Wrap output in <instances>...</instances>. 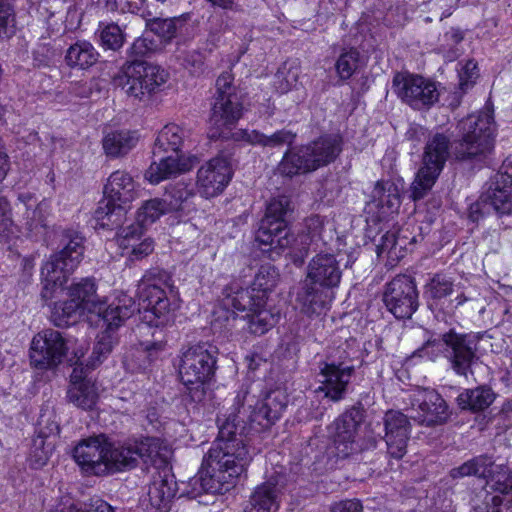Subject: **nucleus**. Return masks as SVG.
Masks as SVG:
<instances>
[{"mask_svg": "<svg viewBox=\"0 0 512 512\" xmlns=\"http://www.w3.org/2000/svg\"><path fill=\"white\" fill-rule=\"evenodd\" d=\"M496 393L488 385H479L475 388L464 389L456 398L461 410L474 413L486 410L495 401Z\"/></svg>", "mask_w": 512, "mask_h": 512, "instance_id": "nucleus-33", "label": "nucleus"}, {"mask_svg": "<svg viewBox=\"0 0 512 512\" xmlns=\"http://www.w3.org/2000/svg\"><path fill=\"white\" fill-rule=\"evenodd\" d=\"M164 196L170 212L184 210L194 196V188L191 183L177 182L166 188Z\"/></svg>", "mask_w": 512, "mask_h": 512, "instance_id": "nucleus-48", "label": "nucleus"}, {"mask_svg": "<svg viewBox=\"0 0 512 512\" xmlns=\"http://www.w3.org/2000/svg\"><path fill=\"white\" fill-rule=\"evenodd\" d=\"M170 212L166 200L153 198L142 203L136 213V220L145 227L156 222L162 215Z\"/></svg>", "mask_w": 512, "mask_h": 512, "instance_id": "nucleus-51", "label": "nucleus"}, {"mask_svg": "<svg viewBox=\"0 0 512 512\" xmlns=\"http://www.w3.org/2000/svg\"><path fill=\"white\" fill-rule=\"evenodd\" d=\"M138 141L137 131L114 130L103 136L102 148L108 158L119 159L127 156L136 147Z\"/></svg>", "mask_w": 512, "mask_h": 512, "instance_id": "nucleus-31", "label": "nucleus"}, {"mask_svg": "<svg viewBox=\"0 0 512 512\" xmlns=\"http://www.w3.org/2000/svg\"><path fill=\"white\" fill-rule=\"evenodd\" d=\"M454 280L443 273L434 274L424 285V297L430 309H442L454 293Z\"/></svg>", "mask_w": 512, "mask_h": 512, "instance_id": "nucleus-32", "label": "nucleus"}, {"mask_svg": "<svg viewBox=\"0 0 512 512\" xmlns=\"http://www.w3.org/2000/svg\"><path fill=\"white\" fill-rule=\"evenodd\" d=\"M140 310L136 301L127 294H121L104 310L99 309L105 330L98 334L90 356L92 367H96L112 352L118 343L116 331Z\"/></svg>", "mask_w": 512, "mask_h": 512, "instance_id": "nucleus-12", "label": "nucleus"}, {"mask_svg": "<svg viewBox=\"0 0 512 512\" xmlns=\"http://www.w3.org/2000/svg\"><path fill=\"white\" fill-rule=\"evenodd\" d=\"M492 459L489 456L481 455L464 462L459 467L450 470L452 479H461L466 476L486 477L488 471H491Z\"/></svg>", "mask_w": 512, "mask_h": 512, "instance_id": "nucleus-49", "label": "nucleus"}, {"mask_svg": "<svg viewBox=\"0 0 512 512\" xmlns=\"http://www.w3.org/2000/svg\"><path fill=\"white\" fill-rule=\"evenodd\" d=\"M157 48L158 43L145 34L135 39L128 48L129 60L123 67V75L116 82L122 85L129 96L144 100L157 92L167 81L168 74L164 69L142 60L154 53Z\"/></svg>", "mask_w": 512, "mask_h": 512, "instance_id": "nucleus-4", "label": "nucleus"}, {"mask_svg": "<svg viewBox=\"0 0 512 512\" xmlns=\"http://www.w3.org/2000/svg\"><path fill=\"white\" fill-rule=\"evenodd\" d=\"M126 25L120 26L118 23H99L97 35L99 44L104 50L119 51L126 42Z\"/></svg>", "mask_w": 512, "mask_h": 512, "instance_id": "nucleus-44", "label": "nucleus"}, {"mask_svg": "<svg viewBox=\"0 0 512 512\" xmlns=\"http://www.w3.org/2000/svg\"><path fill=\"white\" fill-rule=\"evenodd\" d=\"M287 403V396L281 390L270 391L263 399L255 401L247 388H241L234 398L233 410L220 426L228 422L235 424V438L241 437L245 448L250 451L248 435L270 429L281 418Z\"/></svg>", "mask_w": 512, "mask_h": 512, "instance_id": "nucleus-3", "label": "nucleus"}, {"mask_svg": "<svg viewBox=\"0 0 512 512\" xmlns=\"http://www.w3.org/2000/svg\"><path fill=\"white\" fill-rule=\"evenodd\" d=\"M68 296L77 302H81L80 305L88 312H97L99 314V309L103 310L101 307H97L96 282L94 278H81L79 281L72 283L68 290Z\"/></svg>", "mask_w": 512, "mask_h": 512, "instance_id": "nucleus-42", "label": "nucleus"}, {"mask_svg": "<svg viewBox=\"0 0 512 512\" xmlns=\"http://www.w3.org/2000/svg\"><path fill=\"white\" fill-rule=\"evenodd\" d=\"M33 56L39 66H49L58 56V52L48 44H40L33 52Z\"/></svg>", "mask_w": 512, "mask_h": 512, "instance_id": "nucleus-61", "label": "nucleus"}, {"mask_svg": "<svg viewBox=\"0 0 512 512\" xmlns=\"http://www.w3.org/2000/svg\"><path fill=\"white\" fill-rule=\"evenodd\" d=\"M39 431L38 437H43V439L49 440L50 437H55L60 432L59 424L55 420H50L47 418L45 420V415H41L38 421Z\"/></svg>", "mask_w": 512, "mask_h": 512, "instance_id": "nucleus-62", "label": "nucleus"}, {"mask_svg": "<svg viewBox=\"0 0 512 512\" xmlns=\"http://www.w3.org/2000/svg\"><path fill=\"white\" fill-rule=\"evenodd\" d=\"M278 171L281 175L293 177L298 174H304L315 171L309 155L302 151V146L288 149L278 165Z\"/></svg>", "mask_w": 512, "mask_h": 512, "instance_id": "nucleus-37", "label": "nucleus"}, {"mask_svg": "<svg viewBox=\"0 0 512 512\" xmlns=\"http://www.w3.org/2000/svg\"><path fill=\"white\" fill-rule=\"evenodd\" d=\"M182 64L185 69L194 76L204 74L207 69L205 65V55L199 50L186 51L183 56Z\"/></svg>", "mask_w": 512, "mask_h": 512, "instance_id": "nucleus-58", "label": "nucleus"}, {"mask_svg": "<svg viewBox=\"0 0 512 512\" xmlns=\"http://www.w3.org/2000/svg\"><path fill=\"white\" fill-rule=\"evenodd\" d=\"M67 398L75 406L89 410L96 404L98 395L92 382H82L80 385H70Z\"/></svg>", "mask_w": 512, "mask_h": 512, "instance_id": "nucleus-50", "label": "nucleus"}, {"mask_svg": "<svg viewBox=\"0 0 512 512\" xmlns=\"http://www.w3.org/2000/svg\"><path fill=\"white\" fill-rule=\"evenodd\" d=\"M454 154L458 160L485 162L494 148L495 122L491 112H479L462 119L458 125Z\"/></svg>", "mask_w": 512, "mask_h": 512, "instance_id": "nucleus-8", "label": "nucleus"}, {"mask_svg": "<svg viewBox=\"0 0 512 512\" xmlns=\"http://www.w3.org/2000/svg\"><path fill=\"white\" fill-rule=\"evenodd\" d=\"M410 415H405L398 410H389L383 417L385 429L384 440L387 447V455L390 458L400 460L407 453V445L410 439Z\"/></svg>", "mask_w": 512, "mask_h": 512, "instance_id": "nucleus-23", "label": "nucleus"}, {"mask_svg": "<svg viewBox=\"0 0 512 512\" xmlns=\"http://www.w3.org/2000/svg\"><path fill=\"white\" fill-rule=\"evenodd\" d=\"M99 58V53L88 41H77L71 45L65 55V61L71 68L88 69Z\"/></svg>", "mask_w": 512, "mask_h": 512, "instance_id": "nucleus-41", "label": "nucleus"}, {"mask_svg": "<svg viewBox=\"0 0 512 512\" xmlns=\"http://www.w3.org/2000/svg\"><path fill=\"white\" fill-rule=\"evenodd\" d=\"M217 355L218 348L209 342H200L182 351L178 364L179 376L193 401L202 400L204 386L214 378Z\"/></svg>", "mask_w": 512, "mask_h": 512, "instance_id": "nucleus-10", "label": "nucleus"}, {"mask_svg": "<svg viewBox=\"0 0 512 512\" xmlns=\"http://www.w3.org/2000/svg\"><path fill=\"white\" fill-rule=\"evenodd\" d=\"M401 190L395 182L391 180L377 181L371 197L376 207L382 209V213L393 212L401 204Z\"/></svg>", "mask_w": 512, "mask_h": 512, "instance_id": "nucleus-36", "label": "nucleus"}, {"mask_svg": "<svg viewBox=\"0 0 512 512\" xmlns=\"http://www.w3.org/2000/svg\"><path fill=\"white\" fill-rule=\"evenodd\" d=\"M123 225L124 224L116 228L119 229V232L117 233V243L119 248H127L131 246L129 241L141 240L146 228L142 223H139V221L136 220V222L131 223L128 226L124 227Z\"/></svg>", "mask_w": 512, "mask_h": 512, "instance_id": "nucleus-57", "label": "nucleus"}, {"mask_svg": "<svg viewBox=\"0 0 512 512\" xmlns=\"http://www.w3.org/2000/svg\"><path fill=\"white\" fill-rule=\"evenodd\" d=\"M141 296L145 297V294H153V290H169L173 292V283L171 275L164 269L159 267H153L148 269L140 280Z\"/></svg>", "mask_w": 512, "mask_h": 512, "instance_id": "nucleus-46", "label": "nucleus"}, {"mask_svg": "<svg viewBox=\"0 0 512 512\" xmlns=\"http://www.w3.org/2000/svg\"><path fill=\"white\" fill-rule=\"evenodd\" d=\"M242 115L243 101L241 91L234 84L232 73L225 71L218 76L215 83V93L211 101L209 115L210 138L243 140L249 144L261 145L263 147L291 146L296 139V134L286 129L276 131L270 136L257 130H238L232 132Z\"/></svg>", "mask_w": 512, "mask_h": 512, "instance_id": "nucleus-2", "label": "nucleus"}, {"mask_svg": "<svg viewBox=\"0 0 512 512\" xmlns=\"http://www.w3.org/2000/svg\"><path fill=\"white\" fill-rule=\"evenodd\" d=\"M491 212L500 219L512 218V173L498 171L490 177L478 201L470 206L469 218L476 222Z\"/></svg>", "mask_w": 512, "mask_h": 512, "instance_id": "nucleus-16", "label": "nucleus"}, {"mask_svg": "<svg viewBox=\"0 0 512 512\" xmlns=\"http://www.w3.org/2000/svg\"><path fill=\"white\" fill-rule=\"evenodd\" d=\"M80 303L72 297H69L66 301L55 303L51 313L54 325L57 327H67L77 323L85 311H87Z\"/></svg>", "mask_w": 512, "mask_h": 512, "instance_id": "nucleus-43", "label": "nucleus"}, {"mask_svg": "<svg viewBox=\"0 0 512 512\" xmlns=\"http://www.w3.org/2000/svg\"><path fill=\"white\" fill-rule=\"evenodd\" d=\"M15 12L11 0H0V40L13 34Z\"/></svg>", "mask_w": 512, "mask_h": 512, "instance_id": "nucleus-56", "label": "nucleus"}, {"mask_svg": "<svg viewBox=\"0 0 512 512\" xmlns=\"http://www.w3.org/2000/svg\"><path fill=\"white\" fill-rule=\"evenodd\" d=\"M105 200L94 212L97 226L114 230L126 222L129 204L137 197L136 183L123 170L114 171L104 185Z\"/></svg>", "mask_w": 512, "mask_h": 512, "instance_id": "nucleus-9", "label": "nucleus"}, {"mask_svg": "<svg viewBox=\"0 0 512 512\" xmlns=\"http://www.w3.org/2000/svg\"><path fill=\"white\" fill-rule=\"evenodd\" d=\"M68 350L59 331L47 329L34 336L30 347V362L37 369L53 368L61 363Z\"/></svg>", "mask_w": 512, "mask_h": 512, "instance_id": "nucleus-21", "label": "nucleus"}, {"mask_svg": "<svg viewBox=\"0 0 512 512\" xmlns=\"http://www.w3.org/2000/svg\"><path fill=\"white\" fill-rule=\"evenodd\" d=\"M340 261L332 253H318L308 263L301 302L308 314H320L333 297V289L340 284Z\"/></svg>", "mask_w": 512, "mask_h": 512, "instance_id": "nucleus-6", "label": "nucleus"}, {"mask_svg": "<svg viewBox=\"0 0 512 512\" xmlns=\"http://www.w3.org/2000/svg\"><path fill=\"white\" fill-rule=\"evenodd\" d=\"M106 452V471L120 472L135 468L139 460L145 464H155L159 457L160 442L154 437L128 439L117 443L108 441Z\"/></svg>", "mask_w": 512, "mask_h": 512, "instance_id": "nucleus-17", "label": "nucleus"}, {"mask_svg": "<svg viewBox=\"0 0 512 512\" xmlns=\"http://www.w3.org/2000/svg\"><path fill=\"white\" fill-rule=\"evenodd\" d=\"M330 512H363V505L359 499H345L333 503Z\"/></svg>", "mask_w": 512, "mask_h": 512, "instance_id": "nucleus-63", "label": "nucleus"}, {"mask_svg": "<svg viewBox=\"0 0 512 512\" xmlns=\"http://www.w3.org/2000/svg\"><path fill=\"white\" fill-rule=\"evenodd\" d=\"M228 310L247 312V327L246 329L256 336H261L272 329L279 318L278 313L272 312L266 308V305H252L244 309L229 308Z\"/></svg>", "mask_w": 512, "mask_h": 512, "instance_id": "nucleus-34", "label": "nucleus"}, {"mask_svg": "<svg viewBox=\"0 0 512 512\" xmlns=\"http://www.w3.org/2000/svg\"><path fill=\"white\" fill-rule=\"evenodd\" d=\"M107 442L103 434L84 439L74 448L73 458L86 471L96 475L106 472Z\"/></svg>", "mask_w": 512, "mask_h": 512, "instance_id": "nucleus-26", "label": "nucleus"}, {"mask_svg": "<svg viewBox=\"0 0 512 512\" xmlns=\"http://www.w3.org/2000/svg\"><path fill=\"white\" fill-rule=\"evenodd\" d=\"M366 417L363 404L357 402L328 426V435L341 457L376 447L377 440L369 436L362 442L356 439L360 425Z\"/></svg>", "mask_w": 512, "mask_h": 512, "instance_id": "nucleus-13", "label": "nucleus"}, {"mask_svg": "<svg viewBox=\"0 0 512 512\" xmlns=\"http://www.w3.org/2000/svg\"><path fill=\"white\" fill-rule=\"evenodd\" d=\"M478 333H458L454 329L428 339L414 352V356L435 360L443 356L451 370L458 376H474L473 368L480 362Z\"/></svg>", "mask_w": 512, "mask_h": 512, "instance_id": "nucleus-5", "label": "nucleus"}, {"mask_svg": "<svg viewBox=\"0 0 512 512\" xmlns=\"http://www.w3.org/2000/svg\"><path fill=\"white\" fill-rule=\"evenodd\" d=\"M278 272L270 264L260 266L251 287L243 288L237 281L222 290L221 304L224 309H244L252 305H266L268 292L277 284Z\"/></svg>", "mask_w": 512, "mask_h": 512, "instance_id": "nucleus-15", "label": "nucleus"}, {"mask_svg": "<svg viewBox=\"0 0 512 512\" xmlns=\"http://www.w3.org/2000/svg\"><path fill=\"white\" fill-rule=\"evenodd\" d=\"M470 504L474 512H512V502L503 504L498 496H491L486 489L475 490Z\"/></svg>", "mask_w": 512, "mask_h": 512, "instance_id": "nucleus-47", "label": "nucleus"}, {"mask_svg": "<svg viewBox=\"0 0 512 512\" xmlns=\"http://www.w3.org/2000/svg\"><path fill=\"white\" fill-rule=\"evenodd\" d=\"M355 373L353 365L343 362L323 361L319 363V375L322 377L321 385L316 390L323 392L324 397L333 402H339L345 398L351 378Z\"/></svg>", "mask_w": 512, "mask_h": 512, "instance_id": "nucleus-22", "label": "nucleus"}, {"mask_svg": "<svg viewBox=\"0 0 512 512\" xmlns=\"http://www.w3.org/2000/svg\"><path fill=\"white\" fill-rule=\"evenodd\" d=\"M410 411V418L426 427L443 425L450 417L446 401L435 389L430 388H421L412 394Z\"/></svg>", "mask_w": 512, "mask_h": 512, "instance_id": "nucleus-20", "label": "nucleus"}, {"mask_svg": "<svg viewBox=\"0 0 512 512\" xmlns=\"http://www.w3.org/2000/svg\"><path fill=\"white\" fill-rule=\"evenodd\" d=\"M393 88L399 98L416 110L430 108L440 96L436 83L419 75L397 74Z\"/></svg>", "mask_w": 512, "mask_h": 512, "instance_id": "nucleus-19", "label": "nucleus"}, {"mask_svg": "<svg viewBox=\"0 0 512 512\" xmlns=\"http://www.w3.org/2000/svg\"><path fill=\"white\" fill-rule=\"evenodd\" d=\"M383 302L397 319H410L419 307L416 282L409 275L399 274L385 285Z\"/></svg>", "mask_w": 512, "mask_h": 512, "instance_id": "nucleus-18", "label": "nucleus"}, {"mask_svg": "<svg viewBox=\"0 0 512 512\" xmlns=\"http://www.w3.org/2000/svg\"><path fill=\"white\" fill-rule=\"evenodd\" d=\"M232 177V167L227 156L219 155L205 165L197 173V183L206 198L221 193Z\"/></svg>", "mask_w": 512, "mask_h": 512, "instance_id": "nucleus-24", "label": "nucleus"}, {"mask_svg": "<svg viewBox=\"0 0 512 512\" xmlns=\"http://www.w3.org/2000/svg\"><path fill=\"white\" fill-rule=\"evenodd\" d=\"M298 78V67L284 63L275 74L274 87L281 94L287 93L296 86Z\"/></svg>", "mask_w": 512, "mask_h": 512, "instance_id": "nucleus-53", "label": "nucleus"}, {"mask_svg": "<svg viewBox=\"0 0 512 512\" xmlns=\"http://www.w3.org/2000/svg\"><path fill=\"white\" fill-rule=\"evenodd\" d=\"M62 248L52 254L41 267V298H53L55 291L62 287L68 276L78 267L84 256V237L74 229L61 232Z\"/></svg>", "mask_w": 512, "mask_h": 512, "instance_id": "nucleus-7", "label": "nucleus"}, {"mask_svg": "<svg viewBox=\"0 0 512 512\" xmlns=\"http://www.w3.org/2000/svg\"><path fill=\"white\" fill-rule=\"evenodd\" d=\"M176 486L174 477L168 473L155 477L148 490L151 505L158 509H166L176 494Z\"/></svg>", "mask_w": 512, "mask_h": 512, "instance_id": "nucleus-39", "label": "nucleus"}, {"mask_svg": "<svg viewBox=\"0 0 512 512\" xmlns=\"http://www.w3.org/2000/svg\"><path fill=\"white\" fill-rule=\"evenodd\" d=\"M324 228V218L320 215L307 217L302 224L301 231L295 236L289 231V244L286 254L296 266H301L308 255L311 243L320 238Z\"/></svg>", "mask_w": 512, "mask_h": 512, "instance_id": "nucleus-25", "label": "nucleus"}, {"mask_svg": "<svg viewBox=\"0 0 512 512\" xmlns=\"http://www.w3.org/2000/svg\"><path fill=\"white\" fill-rule=\"evenodd\" d=\"M451 141L443 133H435L427 139L421 166L411 184L414 201L424 198L434 186L450 155Z\"/></svg>", "mask_w": 512, "mask_h": 512, "instance_id": "nucleus-14", "label": "nucleus"}, {"mask_svg": "<svg viewBox=\"0 0 512 512\" xmlns=\"http://www.w3.org/2000/svg\"><path fill=\"white\" fill-rule=\"evenodd\" d=\"M294 210L289 197L279 196L269 201L264 217L256 232V241L262 251L280 256L287 250L289 242L288 218Z\"/></svg>", "mask_w": 512, "mask_h": 512, "instance_id": "nucleus-11", "label": "nucleus"}, {"mask_svg": "<svg viewBox=\"0 0 512 512\" xmlns=\"http://www.w3.org/2000/svg\"><path fill=\"white\" fill-rule=\"evenodd\" d=\"M189 19L188 14L172 18H153L146 20V28L164 43H170L183 30Z\"/></svg>", "mask_w": 512, "mask_h": 512, "instance_id": "nucleus-38", "label": "nucleus"}, {"mask_svg": "<svg viewBox=\"0 0 512 512\" xmlns=\"http://www.w3.org/2000/svg\"><path fill=\"white\" fill-rule=\"evenodd\" d=\"M54 446V442L36 436L32 441L29 454L31 466L38 469L46 465L54 450Z\"/></svg>", "mask_w": 512, "mask_h": 512, "instance_id": "nucleus-52", "label": "nucleus"}, {"mask_svg": "<svg viewBox=\"0 0 512 512\" xmlns=\"http://www.w3.org/2000/svg\"><path fill=\"white\" fill-rule=\"evenodd\" d=\"M398 251L403 253L409 249V246L417 243V236L412 235L408 227H402L396 231Z\"/></svg>", "mask_w": 512, "mask_h": 512, "instance_id": "nucleus-64", "label": "nucleus"}, {"mask_svg": "<svg viewBox=\"0 0 512 512\" xmlns=\"http://www.w3.org/2000/svg\"><path fill=\"white\" fill-rule=\"evenodd\" d=\"M186 131L175 123L165 125L158 133L153 147V156L165 153L181 155Z\"/></svg>", "mask_w": 512, "mask_h": 512, "instance_id": "nucleus-35", "label": "nucleus"}, {"mask_svg": "<svg viewBox=\"0 0 512 512\" xmlns=\"http://www.w3.org/2000/svg\"><path fill=\"white\" fill-rule=\"evenodd\" d=\"M153 291V294H145L143 297L144 302H147L145 308L154 316L150 322L155 326H165L174 322L175 311L178 308L175 297L171 299L167 295V291L155 289Z\"/></svg>", "mask_w": 512, "mask_h": 512, "instance_id": "nucleus-30", "label": "nucleus"}, {"mask_svg": "<svg viewBox=\"0 0 512 512\" xmlns=\"http://www.w3.org/2000/svg\"><path fill=\"white\" fill-rule=\"evenodd\" d=\"M487 479L486 486L481 489H486L491 496H496L492 492H499L501 494H510L512 492V475L510 474L507 467L503 465H495L492 461L491 471H488V475L485 477ZM502 503L504 504L503 499L497 495ZM509 501L512 502L511 499ZM508 500L505 502V504Z\"/></svg>", "mask_w": 512, "mask_h": 512, "instance_id": "nucleus-45", "label": "nucleus"}, {"mask_svg": "<svg viewBox=\"0 0 512 512\" xmlns=\"http://www.w3.org/2000/svg\"><path fill=\"white\" fill-rule=\"evenodd\" d=\"M343 139L339 134H325L302 145V151L309 155L315 170L334 162L342 151Z\"/></svg>", "mask_w": 512, "mask_h": 512, "instance_id": "nucleus-28", "label": "nucleus"}, {"mask_svg": "<svg viewBox=\"0 0 512 512\" xmlns=\"http://www.w3.org/2000/svg\"><path fill=\"white\" fill-rule=\"evenodd\" d=\"M158 161L154 160L146 171V178L152 184H158L163 180L176 177L177 175L188 171L190 165L182 159L181 155L164 154L154 156Z\"/></svg>", "mask_w": 512, "mask_h": 512, "instance_id": "nucleus-29", "label": "nucleus"}, {"mask_svg": "<svg viewBox=\"0 0 512 512\" xmlns=\"http://www.w3.org/2000/svg\"><path fill=\"white\" fill-rule=\"evenodd\" d=\"M49 512H114L113 507L100 498H92L89 503H85L83 507H77L74 504L69 506H57Z\"/></svg>", "mask_w": 512, "mask_h": 512, "instance_id": "nucleus-55", "label": "nucleus"}, {"mask_svg": "<svg viewBox=\"0 0 512 512\" xmlns=\"http://www.w3.org/2000/svg\"><path fill=\"white\" fill-rule=\"evenodd\" d=\"M236 426L232 422L219 426V433L204 455L198 473L192 477L182 491L190 499L203 493L222 494L234 485V481L252 460L241 437L235 438Z\"/></svg>", "mask_w": 512, "mask_h": 512, "instance_id": "nucleus-1", "label": "nucleus"}, {"mask_svg": "<svg viewBox=\"0 0 512 512\" xmlns=\"http://www.w3.org/2000/svg\"><path fill=\"white\" fill-rule=\"evenodd\" d=\"M378 253L387 252L389 257L400 258L403 253L398 251L396 231H388L381 237L380 243L377 245Z\"/></svg>", "mask_w": 512, "mask_h": 512, "instance_id": "nucleus-59", "label": "nucleus"}, {"mask_svg": "<svg viewBox=\"0 0 512 512\" xmlns=\"http://www.w3.org/2000/svg\"><path fill=\"white\" fill-rule=\"evenodd\" d=\"M287 484V477L281 471H275L266 482L257 486L250 502L256 512H277L278 496Z\"/></svg>", "mask_w": 512, "mask_h": 512, "instance_id": "nucleus-27", "label": "nucleus"}, {"mask_svg": "<svg viewBox=\"0 0 512 512\" xmlns=\"http://www.w3.org/2000/svg\"><path fill=\"white\" fill-rule=\"evenodd\" d=\"M164 349L165 343L162 341L141 344L126 358V365L132 371H145Z\"/></svg>", "mask_w": 512, "mask_h": 512, "instance_id": "nucleus-40", "label": "nucleus"}, {"mask_svg": "<svg viewBox=\"0 0 512 512\" xmlns=\"http://www.w3.org/2000/svg\"><path fill=\"white\" fill-rule=\"evenodd\" d=\"M360 54L356 49L344 51L338 57L335 63V69L339 78L343 81L348 80L358 69Z\"/></svg>", "mask_w": 512, "mask_h": 512, "instance_id": "nucleus-54", "label": "nucleus"}, {"mask_svg": "<svg viewBox=\"0 0 512 512\" xmlns=\"http://www.w3.org/2000/svg\"><path fill=\"white\" fill-rule=\"evenodd\" d=\"M154 250V242L150 238H144L140 241L136 247H134L130 253L126 255L127 260L135 262L144 259L150 255Z\"/></svg>", "mask_w": 512, "mask_h": 512, "instance_id": "nucleus-60", "label": "nucleus"}]
</instances>
